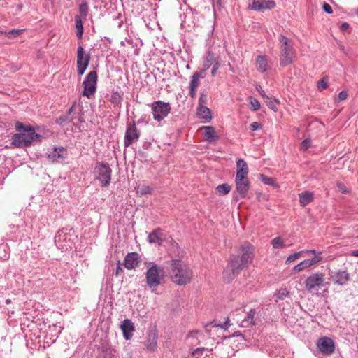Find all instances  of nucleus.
<instances>
[{
  "label": "nucleus",
  "mask_w": 358,
  "mask_h": 358,
  "mask_svg": "<svg viewBox=\"0 0 358 358\" xmlns=\"http://www.w3.org/2000/svg\"><path fill=\"white\" fill-rule=\"evenodd\" d=\"M241 257L233 255L223 271V278L227 282H231L239 273L248 268L254 257V248L248 243L241 245Z\"/></svg>",
  "instance_id": "obj_1"
},
{
  "label": "nucleus",
  "mask_w": 358,
  "mask_h": 358,
  "mask_svg": "<svg viewBox=\"0 0 358 358\" xmlns=\"http://www.w3.org/2000/svg\"><path fill=\"white\" fill-rule=\"evenodd\" d=\"M15 129L19 133L14 134L12 137V144L15 147H28L41 138V136L36 134L31 126L25 127L22 123L17 122Z\"/></svg>",
  "instance_id": "obj_2"
},
{
  "label": "nucleus",
  "mask_w": 358,
  "mask_h": 358,
  "mask_svg": "<svg viewBox=\"0 0 358 358\" xmlns=\"http://www.w3.org/2000/svg\"><path fill=\"white\" fill-rule=\"evenodd\" d=\"M146 271L145 273V289L157 294V287L164 282V271L155 262L145 263Z\"/></svg>",
  "instance_id": "obj_3"
},
{
  "label": "nucleus",
  "mask_w": 358,
  "mask_h": 358,
  "mask_svg": "<svg viewBox=\"0 0 358 358\" xmlns=\"http://www.w3.org/2000/svg\"><path fill=\"white\" fill-rule=\"evenodd\" d=\"M171 280L178 285H185L190 282L193 277L192 270L181 261H172L170 271Z\"/></svg>",
  "instance_id": "obj_4"
},
{
  "label": "nucleus",
  "mask_w": 358,
  "mask_h": 358,
  "mask_svg": "<svg viewBox=\"0 0 358 358\" xmlns=\"http://www.w3.org/2000/svg\"><path fill=\"white\" fill-rule=\"evenodd\" d=\"M280 42V64L286 66L291 64L295 58L296 51L292 41L282 34L278 38Z\"/></svg>",
  "instance_id": "obj_5"
},
{
  "label": "nucleus",
  "mask_w": 358,
  "mask_h": 358,
  "mask_svg": "<svg viewBox=\"0 0 358 358\" xmlns=\"http://www.w3.org/2000/svg\"><path fill=\"white\" fill-rule=\"evenodd\" d=\"M93 173L94 178L100 182L102 187H107L110 183L112 169L108 163L97 162L94 166Z\"/></svg>",
  "instance_id": "obj_6"
},
{
  "label": "nucleus",
  "mask_w": 358,
  "mask_h": 358,
  "mask_svg": "<svg viewBox=\"0 0 358 358\" xmlns=\"http://www.w3.org/2000/svg\"><path fill=\"white\" fill-rule=\"evenodd\" d=\"M325 285L324 274L320 272L311 273L304 281V286L307 291H317Z\"/></svg>",
  "instance_id": "obj_7"
},
{
  "label": "nucleus",
  "mask_w": 358,
  "mask_h": 358,
  "mask_svg": "<svg viewBox=\"0 0 358 358\" xmlns=\"http://www.w3.org/2000/svg\"><path fill=\"white\" fill-rule=\"evenodd\" d=\"M97 78L96 71H92L87 73L83 83L84 87L83 96L88 99L94 96L96 90Z\"/></svg>",
  "instance_id": "obj_8"
},
{
  "label": "nucleus",
  "mask_w": 358,
  "mask_h": 358,
  "mask_svg": "<svg viewBox=\"0 0 358 358\" xmlns=\"http://www.w3.org/2000/svg\"><path fill=\"white\" fill-rule=\"evenodd\" d=\"M169 103L162 101H156L151 104V110L154 120L159 122L164 120L171 111Z\"/></svg>",
  "instance_id": "obj_9"
},
{
  "label": "nucleus",
  "mask_w": 358,
  "mask_h": 358,
  "mask_svg": "<svg viewBox=\"0 0 358 358\" xmlns=\"http://www.w3.org/2000/svg\"><path fill=\"white\" fill-rule=\"evenodd\" d=\"M315 253H311L312 255H314L313 257H312L311 259H304L303 261H302L300 263H299L298 264H296L292 268V274L298 273L306 268H308L317 264L320 262H321L322 259V252L321 251H317L315 250Z\"/></svg>",
  "instance_id": "obj_10"
},
{
  "label": "nucleus",
  "mask_w": 358,
  "mask_h": 358,
  "mask_svg": "<svg viewBox=\"0 0 358 358\" xmlns=\"http://www.w3.org/2000/svg\"><path fill=\"white\" fill-rule=\"evenodd\" d=\"M141 131L137 129L134 121L129 122L127 125V129L124 135V144L127 148L132 143L138 141Z\"/></svg>",
  "instance_id": "obj_11"
},
{
  "label": "nucleus",
  "mask_w": 358,
  "mask_h": 358,
  "mask_svg": "<svg viewBox=\"0 0 358 358\" xmlns=\"http://www.w3.org/2000/svg\"><path fill=\"white\" fill-rule=\"evenodd\" d=\"M90 60V55L85 54L84 49L81 45L78 46L77 54V69L78 75L82 76L85 73L89 65Z\"/></svg>",
  "instance_id": "obj_12"
},
{
  "label": "nucleus",
  "mask_w": 358,
  "mask_h": 358,
  "mask_svg": "<svg viewBox=\"0 0 358 358\" xmlns=\"http://www.w3.org/2000/svg\"><path fill=\"white\" fill-rule=\"evenodd\" d=\"M317 346L321 353L325 355H330L335 350L334 342L328 337H322L318 339Z\"/></svg>",
  "instance_id": "obj_13"
},
{
  "label": "nucleus",
  "mask_w": 358,
  "mask_h": 358,
  "mask_svg": "<svg viewBox=\"0 0 358 358\" xmlns=\"http://www.w3.org/2000/svg\"><path fill=\"white\" fill-rule=\"evenodd\" d=\"M141 262V257L137 252H129L124 258V266L131 270L138 267Z\"/></svg>",
  "instance_id": "obj_14"
},
{
  "label": "nucleus",
  "mask_w": 358,
  "mask_h": 358,
  "mask_svg": "<svg viewBox=\"0 0 358 358\" xmlns=\"http://www.w3.org/2000/svg\"><path fill=\"white\" fill-rule=\"evenodd\" d=\"M275 3L273 0H252L250 5L251 9L255 10H264L274 8Z\"/></svg>",
  "instance_id": "obj_15"
},
{
  "label": "nucleus",
  "mask_w": 358,
  "mask_h": 358,
  "mask_svg": "<svg viewBox=\"0 0 358 358\" xmlns=\"http://www.w3.org/2000/svg\"><path fill=\"white\" fill-rule=\"evenodd\" d=\"M236 167L237 169L235 179L241 180L242 179L247 178L249 170L246 162L243 159H238L236 161Z\"/></svg>",
  "instance_id": "obj_16"
},
{
  "label": "nucleus",
  "mask_w": 358,
  "mask_h": 358,
  "mask_svg": "<svg viewBox=\"0 0 358 358\" xmlns=\"http://www.w3.org/2000/svg\"><path fill=\"white\" fill-rule=\"evenodd\" d=\"M120 328L122 329L123 336L126 340L131 338L135 331L134 323L129 319H125L121 324Z\"/></svg>",
  "instance_id": "obj_17"
},
{
  "label": "nucleus",
  "mask_w": 358,
  "mask_h": 358,
  "mask_svg": "<svg viewBox=\"0 0 358 358\" xmlns=\"http://www.w3.org/2000/svg\"><path fill=\"white\" fill-rule=\"evenodd\" d=\"M158 336L155 331H151L148 333L145 341V346L149 351H155L157 346Z\"/></svg>",
  "instance_id": "obj_18"
},
{
  "label": "nucleus",
  "mask_w": 358,
  "mask_h": 358,
  "mask_svg": "<svg viewBox=\"0 0 358 358\" xmlns=\"http://www.w3.org/2000/svg\"><path fill=\"white\" fill-rule=\"evenodd\" d=\"M334 283L343 285L350 280L349 274L346 271H338L331 275Z\"/></svg>",
  "instance_id": "obj_19"
},
{
  "label": "nucleus",
  "mask_w": 358,
  "mask_h": 358,
  "mask_svg": "<svg viewBox=\"0 0 358 358\" xmlns=\"http://www.w3.org/2000/svg\"><path fill=\"white\" fill-rule=\"evenodd\" d=\"M204 130V138L208 142H214L219 139V136L216 134L215 128L211 126H203L200 128Z\"/></svg>",
  "instance_id": "obj_20"
},
{
  "label": "nucleus",
  "mask_w": 358,
  "mask_h": 358,
  "mask_svg": "<svg viewBox=\"0 0 358 358\" xmlns=\"http://www.w3.org/2000/svg\"><path fill=\"white\" fill-rule=\"evenodd\" d=\"M236 189L242 198H245L249 189V181L248 178L241 180L235 179Z\"/></svg>",
  "instance_id": "obj_21"
},
{
  "label": "nucleus",
  "mask_w": 358,
  "mask_h": 358,
  "mask_svg": "<svg viewBox=\"0 0 358 358\" xmlns=\"http://www.w3.org/2000/svg\"><path fill=\"white\" fill-rule=\"evenodd\" d=\"M257 312L255 309H251L247 315L243 319L239 324L241 327L246 328L255 324V316Z\"/></svg>",
  "instance_id": "obj_22"
},
{
  "label": "nucleus",
  "mask_w": 358,
  "mask_h": 358,
  "mask_svg": "<svg viewBox=\"0 0 358 358\" xmlns=\"http://www.w3.org/2000/svg\"><path fill=\"white\" fill-rule=\"evenodd\" d=\"M310 253H315V250H304L299 252H294L293 254L289 255L286 261V264H289L300 257H304L310 255Z\"/></svg>",
  "instance_id": "obj_23"
},
{
  "label": "nucleus",
  "mask_w": 358,
  "mask_h": 358,
  "mask_svg": "<svg viewBox=\"0 0 358 358\" xmlns=\"http://www.w3.org/2000/svg\"><path fill=\"white\" fill-rule=\"evenodd\" d=\"M89 6L87 3H82L79 6V14L76 16V22H83L86 20L88 14Z\"/></svg>",
  "instance_id": "obj_24"
},
{
  "label": "nucleus",
  "mask_w": 358,
  "mask_h": 358,
  "mask_svg": "<svg viewBox=\"0 0 358 358\" xmlns=\"http://www.w3.org/2000/svg\"><path fill=\"white\" fill-rule=\"evenodd\" d=\"M162 231L160 229H156L152 232L149 234L148 236V241L150 243H158L159 245H162V239L161 236Z\"/></svg>",
  "instance_id": "obj_25"
},
{
  "label": "nucleus",
  "mask_w": 358,
  "mask_h": 358,
  "mask_svg": "<svg viewBox=\"0 0 358 358\" xmlns=\"http://www.w3.org/2000/svg\"><path fill=\"white\" fill-rule=\"evenodd\" d=\"M256 68L258 71L263 73L268 70V64L266 56L259 55L256 58Z\"/></svg>",
  "instance_id": "obj_26"
},
{
  "label": "nucleus",
  "mask_w": 358,
  "mask_h": 358,
  "mask_svg": "<svg viewBox=\"0 0 358 358\" xmlns=\"http://www.w3.org/2000/svg\"><path fill=\"white\" fill-rule=\"evenodd\" d=\"M299 203L304 207L313 201V193L309 191H305L299 194Z\"/></svg>",
  "instance_id": "obj_27"
},
{
  "label": "nucleus",
  "mask_w": 358,
  "mask_h": 358,
  "mask_svg": "<svg viewBox=\"0 0 358 358\" xmlns=\"http://www.w3.org/2000/svg\"><path fill=\"white\" fill-rule=\"evenodd\" d=\"M197 115L199 118L210 122L212 119L211 112L206 106H200L197 108Z\"/></svg>",
  "instance_id": "obj_28"
},
{
  "label": "nucleus",
  "mask_w": 358,
  "mask_h": 358,
  "mask_svg": "<svg viewBox=\"0 0 358 358\" xmlns=\"http://www.w3.org/2000/svg\"><path fill=\"white\" fill-rule=\"evenodd\" d=\"M65 152L64 148H56L48 155V157L52 162H58L63 159V154Z\"/></svg>",
  "instance_id": "obj_29"
},
{
  "label": "nucleus",
  "mask_w": 358,
  "mask_h": 358,
  "mask_svg": "<svg viewBox=\"0 0 358 358\" xmlns=\"http://www.w3.org/2000/svg\"><path fill=\"white\" fill-rule=\"evenodd\" d=\"M261 96L263 97L264 102L267 105V106L272 109L274 111L277 110L276 104H279L280 101L278 99L272 100L269 96H268L264 91H262L261 93Z\"/></svg>",
  "instance_id": "obj_30"
},
{
  "label": "nucleus",
  "mask_w": 358,
  "mask_h": 358,
  "mask_svg": "<svg viewBox=\"0 0 358 358\" xmlns=\"http://www.w3.org/2000/svg\"><path fill=\"white\" fill-rule=\"evenodd\" d=\"M215 61L216 60H215L214 59L213 53L211 51L208 50L207 51L206 56L204 57L203 67H204L205 69H208Z\"/></svg>",
  "instance_id": "obj_31"
},
{
  "label": "nucleus",
  "mask_w": 358,
  "mask_h": 358,
  "mask_svg": "<svg viewBox=\"0 0 358 358\" xmlns=\"http://www.w3.org/2000/svg\"><path fill=\"white\" fill-rule=\"evenodd\" d=\"M66 238V234H63L62 231H59L55 236V243L58 248H64V245L62 244V241H65Z\"/></svg>",
  "instance_id": "obj_32"
},
{
  "label": "nucleus",
  "mask_w": 358,
  "mask_h": 358,
  "mask_svg": "<svg viewBox=\"0 0 358 358\" xmlns=\"http://www.w3.org/2000/svg\"><path fill=\"white\" fill-rule=\"evenodd\" d=\"M152 190V187L145 184L140 185L136 187V192L141 195L150 194Z\"/></svg>",
  "instance_id": "obj_33"
},
{
  "label": "nucleus",
  "mask_w": 358,
  "mask_h": 358,
  "mask_svg": "<svg viewBox=\"0 0 358 358\" xmlns=\"http://www.w3.org/2000/svg\"><path fill=\"white\" fill-rule=\"evenodd\" d=\"M110 101L115 106H117L121 103L122 96L119 92H115L111 94Z\"/></svg>",
  "instance_id": "obj_34"
},
{
  "label": "nucleus",
  "mask_w": 358,
  "mask_h": 358,
  "mask_svg": "<svg viewBox=\"0 0 358 358\" xmlns=\"http://www.w3.org/2000/svg\"><path fill=\"white\" fill-rule=\"evenodd\" d=\"M199 76L197 74V72H194L191 77V80L189 82V87L191 89L197 90L199 87Z\"/></svg>",
  "instance_id": "obj_35"
},
{
  "label": "nucleus",
  "mask_w": 358,
  "mask_h": 358,
  "mask_svg": "<svg viewBox=\"0 0 358 358\" xmlns=\"http://www.w3.org/2000/svg\"><path fill=\"white\" fill-rule=\"evenodd\" d=\"M230 186L227 184H222L219 185L217 187V191L220 195H226L230 191Z\"/></svg>",
  "instance_id": "obj_36"
},
{
  "label": "nucleus",
  "mask_w": 358,
  "mask_h": 358,
  "mask_svg": "<svg viewBox=\"0 0 358 358\" xmlns=\"http://www.w3.org/2000/svg\"><path fill=\"white\" fill-rule=\"evenodd\" d=\"M273 248L275 249L282 248L285 246L284 242L282 241L280 237H276L271 241Z\"/></svg>",
  "instance_id": "obj_37"
},
{
  "label": "nucleus",
  "mask_w": 358,
  "mask_h": 358,
  "mask_svg": "<svg viewBox=\"0 0 358 358\" xmlns=\"http://www.w3.org/2000/svg\"><path fill=\"white\" fill-rule=\"evenodd\" d=\"M277 298L280 300L285 299L289 296V292L285 288H280L276 293Z\"/></svg>",
  "instance_id": "obj_38"
},
{
  "label": "nucleus",
  "mask_w": 358,
  "mask_h": 358,
  "mask_svg": "<svg viewBox=\"0 0 358 358\" xmlns=\"http://www.w3.org/2000/svg\"><path fill=\"white\" fill-rule=\"evenodd\" d=\"M71 122V120L69 119V117H68V115H61L60 117H59L57 120H56V122L60 125H65L67 123Z\"/></svg>",
  "instance_id": "obj_39"
},
{
  "label": "nucleus",
  "mask_w": 358,
  "mask_h": 358,
  "mask_svg": "<svg viewBox=\"0 0 358 358\" xmlns=\"http://www.w3.org/2000/svg\"><path fill=\"white\" fill-rule=\"evenodd\" d=\"M328 87V82L326 78H322L317 82V88L320 91L325 90Z\"/></svg>",
  "instance_id": "obj_40"
},
{
  "label": "nucleus",
  "mask_w": 358,
  "mask_h": 358,
  "mask_svg": "<svg viewBox=\"0 0 358 358\" xmlns=\"http://www.w3.org/2000/svg\"><path fill=\"white\" fill-rule=\"evenodd\" d=\"M207 101H208L207 94L204 92L201 93L199 99L198 107L206 106L205 105L207 103Z\"/></svg>",
  "instance_id": "obj_41"
},
{
  "label": "nucleus",
  "mask_w": 358,
  "mask_h": 358,
  "mask_svg": "<svg viewBox=\"0 0 358 358\" xmlns=\"http://www.w3.org/2000/svg\"><path fill=\"white\" fill-rule=\"evenodd\" d=\"M250 109L253 111H257L260 108V103L256 99H251L250 102Z\"/></svg>",
  "instance_id": "obj_42"
},
{
  "label": "nucleus",
  "mask_w": 358,
  "mask_h": 358,
  "mask_svg": "<svg viewBox=\"0 0 358 358\" xmlns=\"http://www.w3.org/2000/svg\"><path fill=\"white\" fill-rule=\"evenodd\" d=\"M311 146V140L310 138L304 139L301 144V149L303 151L307 150Z\"/></svg>",
  "instance_id": "obj_43"
},
{
  "label": "nucleus",
  "mask_w": 358,
  "mask_h": 358,
  "mask_svg": "<svg viewBox=\"0 0 358 358\" xmlns=\"http://www.w3.org/2000/svg\"><path fill=\"white\" fill-rule=\"evenodd\" d=\"M23 31L24 29H12L8 32L7 35L9 38H14L20 35Z\"/></svg>",
  "instance_id": "obj_44"
},
{
  "label": "nucleus",
  "mask_w": 358,
  "mask_h": 358,
  "mask_svg": "<svg viewBox=\"0 0 358 358\" xmlns=\"http://www.w3.org/2000/svg\"><path fill=\"white\" fill-rule=\"evenodd\" d=\"M206 351V348H198L194 350L192 352V357L194 358H199V357L203 355V352Z\"/></svg>",
  "instance_id": "obj_45"
},
{
  "label": "nucleus",
  "mask_w": 358,
  "mask_h": 358,
  "mask_svg": "<svg viewBox=\"0 0 358 358\" xmlns=\"http://www.w3.org/2000/svg\"><path fill=\"white\" fill-rule=\"evenodd\" d=\"M220 64L218 60H216L213 64V68H212L211 72H210L212 76H215L216 75L217 71L218 69L220 68Z\"/></svg>",
  "instance_id": "obj_46"
},
{
  "label": "nucleus",
  "mask_w": 358,
  "mask_h": 358,
  "mask_svg": "<svg viewBox=\"0 0 358 358\" xmlns=\"http://www.w3.org/2000/svg\"><path fill=\"white\" fill-rule=\"evenodd\" d=\"M83 24H76V28L77 30L76 34L79 38H82V36H83Z\"/></svg>",
  "instance_id": "obj_47"
},
{
  "label": "nucleus",
  "mask_w": 358,
  "mask_h": 358,
  "mask_svg": "<svg viewBox=\"0 0 358 358\" xmlns=\"http://www.w3.org/2000/svg\"><path fill=\"white\" fill-rule=\"evenodd\" d=\"M262 181L266 185H272L273 184V180L272 178L261 175Z\"/></svg>",
  "instance_id": "obj_48"
},
{
  "label": "nucleus",
  "mask_w": 358,
  "mask_h": 358,
  "mask_svg": "<svg viewBox=\"0 0 358 358\" xmlns=\"http://www.w3.org/2000/svg\"><path fill=\"white\" fill-rule=\"evenodd\" d=\"M338 188L339 191L343 194H346L348 192V190L346 186L342 182H339L338 184Z\"/></svg>",
  "instance_id": "obj_49"
},
{
  "label": "nucleus",
  "mask_w": 358,
  "mask_h": 358,
  "mask_svg": "<svg viewBox=\"0 0 358 358\" xmlns=\"http://www.w3.org/2000/svg\"><path fill=\"white\" fill-rule=\"evenodd\" d=\"M323 10L328 14H331L333 13L332 8L329 4L327 3H324L322 6Z\"/></svg>",
  "instance_id": "obj_50"
},
{
  "label": "nucleus",
  "mask_w": 358,
  "mask_h": 358,
  "mask_svg": "<svg viewBox=\"0 0 358 358\" xmlns=\"http://www.w3.org/2000/svg\"><path fill=\"white\" fill-rule=\"evenodd\" d=\"M261 128V124L257 122H254L250 125V129L252 131H256Z\"/></svg>",
  "instance_id": "obj_51"
},
{
  "label": "nucleus",
  "mask_w": 358,
  "mask_h": 358,
  "mask_svg": "<svg viewBox=\"0 0 358 358\" xmlns=\"http://www.w3.org/2000/svg\"><path fill=\"white\" fill-rule=\"evenodd\" d=\"M347 97H348V92L345 90L341 91L338 94V99L340 101H343V100L346 99Z\"/></svg>",
  "instance_id": "obj_52"
},
{
  "label": "nucleus",
  "mask_w": 358,
  "mask_h": 358,
  "mask_svg": "<svg viewBox=\"0 0 358 358\" xmlns=\"http://www.w3.org/2000/svg\"><path fill=\"white\" fill-rule=\"evenodd\" d=\"M208 69H205L204 67L202 68V69L199 72V71H196L197 72V74L199 76V78H204L206 76V71H207Z\"/></svg>",
  "instance_id": "obj_53"
},
{
  "label": "nucleus",
  "mask_w": 358,
  "mask_h": 358,
  "mask_svg": "<svg viewBox=\"0 0 358 358\" xmlns=\"http://www.w3.org/2000/svg\"><path fill=\"white\" fill-rule=\"evenodd\" d=\"M196 91H197V90H196V89H191V88H189V96L192 99H194L196 97Z\"/></svg>",
  "instance_id": "obj_54"
},
{
  "label": "nucleus",
  "mask_w": 358,
  "mask_h": 358,
  "mask_svg": "<svg viewBox=\"0 0 358 358\" xmlns=\"http://www.w3.org/2000/svg\"><path fill=\"white\" fill-rule=\"evenodd\" d=\"M349 28V24H341V26L340 27L339 29L342 32H345L348 31Z\"/></svg>",
  "instance_id": "obj_55"
},
{
  "label": "nucleus",
  "mask_w": 358,
  "mask_h": 358,
  "mask_svg": "<svg viewBox=\"0 0 358 358\" xmlns=\"http://www.w3.org/2000/svg\"><path fill=\"white\" fill-rule=\"evenodd\" d=\"M121 272H122V268H121L120 265L118 264L115 273L116 275H120Z\"/></svg>",
  "instance_id": "obj_56"
},
{
  "label": "nucleus",
  "mask_w": 358,
  "mask_h": 358,
  "mask_svg": "<svg viewBox=\"0 0 358 358\" xmlns=\"http://www.w3.org/2000/svg\"><path fill=\"white\" fill-rule=\"evenodd\" d=\"M350 255L352 257H358V250L352 251L351 253H350Z\"/></svg>",
  "instance_id": "obj_57"
},
{
  "label": "nucleus",
  "mask_w": 358,
  "mask_h": 358,
  "mask_svg": "<svg viewBox=\"0 0 358 358\" xmlns=\"http://www.w3.org/2000/svg\"><path fill=\"white\" fill-rule=\"evenodd\" d=\"M256 88L259 92L260 94L262 93V91H264L260 85H257Z\"/></svg>",
  "instance_id": "obj_58"
},
{
  "label": "nucleus",
  "mask_w": 358,
  "mask_h": 358,
  "mask_svg": "<svg viewBox=\"0 0 358 358\" xmlns=\"http://www.w3.org/2000/svg\"><path fill=\"white\" fill-rule=\"evenodd\" d=\"M199 332L198 331H196V332H192L189 334V338L190 337H194V334H198Z\"/></svg>",
  "instance_id": "obj_59"
},
{
  "label": "nucleus",
  "mask_w": 358,
  "mask_h": 358,
  "mask_svg": "<svg viewBox=\"0 0 358 358\" xmlns=\"http://www.w3.org/2000/svg\"><path fill=\"white\" fill-rule=\"evenodd\" d=\"M241 335V333L240 331H236L233 334V336H239Z\"/></svg>",
  "instance_id": "obj_60"
},
{
  "label": "nucleus",
  "mask_w": 358,
  "mask_h": 358,
  "mask_svg": "<svg viewBox=\"0 0 358 358\" xmlns=\"http://www.w3.org/2000/svg\"><path fill=\"white\" fill-rule=\"evenodd\" d=\"M73 111V106L71 107V108L68 110V114H71Z\"/></svg>",
  "instance_id": "obj_61"
},
{
  "label": "nucleus",
  "mask_w": 358,
  "mask_h": 358,
  "mask_svg": "<svg viewBox=\"0 0 358 358\" xmlns=\"http://www.w3.org/2000/svg\"><path fill=\"white\" fill-rule=\"evenodd\" d=\"M18 9H19L20 10H22V5H19V6H18Z\"/></svg>",
  "instance_id": "obj_62"
},
{
  "label": "nucleus",
  "mask_w": 358,
  "mask_h": 358,
  "mask_svg": "<svg viewBox=\"0 0 358 358\" xmlns=\"http://www.w3.org/2000/svg\"><path fill=\"white\" fill-rule=\"evenodd\" d=\"M227 323H228V321L225 322V323H224L225 328L227 327Z\"/></svg>",
  "instance_id": "obj_63"
},
{
  "label": "nucleus",
  "mask_w": 358,
  "mask_h": 358,
  "mask_svg": "<svg viewBox=\"0 0 358 358\" xmlns=\"http://www.w3.org/2000/svg\"><path fill=\"white\" fill-rule=\"evenodd\" d=\"M356 14L358 15V8L357 9Z\"/></svg>",
  "instance_id": "obj_64"
}]
</instances>
